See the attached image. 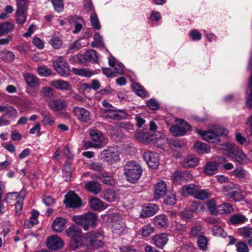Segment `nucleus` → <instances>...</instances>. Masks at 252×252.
Listing matches in <instances>:
<instances>
[{
  "label": "nucleus",
  "instance_id": "f257e3e1",
  "mask_svg": "<svg viewBox=\"0 0 252 252\" xmlns=\"http://www.w3.org/2000/svg\"><path fill=\"white\" fill-rule=\"evenodd\" d=\"M142 172L140 165L135 161H128L124 166V174L126 180L131 183L137 182Z\"/></svg>",
  "mask_w": 252,
  "mask_h": 252
},
{
  "label": "nucleus",
  "instance_id": "f03ea898",
  "mask_svg": "<svg viewBox=\"0 0 252 252\" xmlns=\"http://www.w3.org/2000/svg\"><path fill=\"white\" fill-rule=\"evenodd\" d=\"M66 233L71 239L69 248L75 250L82 244V232L77 226L72 225L66 230Z\"/></svg>",
  "mask_w": 252,
  "mask_h": 252
},
{
  "label": "nucleus",
  "instance_id": "7ed1b4c3",
  "mask_svg": "<svg viewBox=\"0 0 252 252\" xmlns=\"http://www.w3.org/2000/svg\"><path fill=\"white\" fill-rule=\"evenodd\" d=\"M63 203L66 208H72L73 209L80 208L83 205L81 198L75 191L71 190L65 195Z\"/></svg>",
  "mask_w": 252,
  "mask_h": 252
},
{
  "label": "nucleus",
  "instance_id": "20e7f679",
  "mask_svg": "<svg viewBox=\"0 0 252 252\" xmlns=\"http://www.w3.org/2000/svg\"><path fill=\"white\" fill-rule=\"evenodd\" d=\"M229 150L228 156L236 162L243 164L247 163L248 159L244 153L233 144H227Z\"/></svg>",
  "mask_w": 252,
  "mask_h": 252
},
{
  "label": "nucleus",
  "instance_id": "39448f33",
  "mask_svg": "<svg viewBox=\"0 0 252 252\" xmlns=\"http://www.w3.org/2000/svg\"><path fill=\"white\" fill-rule=\"evenodd\" d=\"M176 125L172 126L170 132L175 136H183L189 130H191V127L183 120H176Z\"/></svg>",
  "mask_w": 252,
  "mask_h": 252
},
{
  "label": "nucleus",
  "instance_id": "423d86ee",
  "mask_svg": "<svg viewBox=\"0 0 252 252\" xmlns=\"http://www.w3.org/2000/svg\"><path fill=\"white\" fill-rule=\"evenodd\" d=\"M103 236L100 233L94 232L89 233L85 236L86 242L94 249H98L103 246Z\"/></svg>",
  "mask_w": 252,
  "mask_h": 252
},
{
  "label": "nucleus",
  "instance_id": "0eeeda50",
  "mask_svg": "<svg viewBox=\"0 0 252 252\" xmlns=\"http://www.w3.org/2000/svg\"><path fill=\"white\" fill-rule=\"evenodd\" d=\"M53 65L55 70L62 76H68L70 73L68 63L62 57H59L54 61Z\"/></svg>",
  "mask_w": 252,
  "mask_h": 252
},
{
  "label": "nucleus",
  "instance_id": "6e6552de",
  "mask_svg": "<svg viewBox=\"0 0 252 252\" xmlns=\"http://www.w3.org/2000/svg\"><path fill=\"white\" fill-rule=\"evenodd\" d=\"M101 154L104 160L109 164H114L120 160L118 151L112 148L104 149Z\"/></svg>",
  "mask_w": 252,
  "mask_h": 252
},
{
  "label": "nucleus",
  "instance_id": "1a4fd4ad",
  "mask_svg": "<svg viewBox=\"0 0 252 252\" xmlns=\"http://www.w3.org/2000/svg\"><path fill=\"white\" fill-rule=\"evenodd\" d=\"M98 59V54L94 50L88 51L83 54H79V63L85 65L89 62L97 63Z\"/></svg>",
  "mask_w": 252,
  "mask_h": 252
},
{
  "label": "nucleus",
  "instance_id": "9d476101",
  "mask_svg": "<svg viewBox=\"0 0 252 252\" xmlns=\"http://www.w3.org/2000/svg\"><path fill=\"white\" fill-rule=\"evenodd\" d=\"M72 112L77 119L82 123H87L91 120L90 112L84 108L75 106L73 108Z\"/></svg>",
  "mask_w": 252,
  "mask_h": 252
},
{
  "label": "nucleus",
  "instance_id": "9b49d317",
  "mask_svg": "<svg viewBox=\"0 0 252 252\" xmlns=\"http://www.w3.org/2000/svg\"><path fill=\"white\" fill-rule=\"evenodd\" d=\"M45 243L48 248L52 251L62 248L64 244L63 240L57 235L48 237Z\"/></svg>",
  "mask_w": 252,
  "mask_h": 252
},
{
  "label": "nucleus",
  "instance_id": "f8f14e48",
  "mask_svg": "<svg viewBox=\"0 0 252 252\" xmlns=\"http://www.w3.org/2000/svg\"><path fill=\"white\" fill-rule=\"evenodd\" d=\"M143 158L150 167L155 169L159 165V157L158 154L148 151L143 154Z\"/></svg>",
  "mask_w": 252,
  "mask_h": 252
},
{
  "label": "nucleus",
  "instance_id": "ddd939ff",
  "mask_svg": "<svg viewBox=\"0 0 252 252\" xmlns=\"http://www.w3.org/2000/svg\"><path fill=\"white\" fill-rule=\"evenodd\" d=\"M106 117L114 119L120 120L126 118L127 114L126 112L122 110H112L111 109H106L104 110Z\"/></svg>",
  "mask_w": 252,
  "mask_h": 252
},
{
  "label": "nucleus",
  "instance_id": "4468645a",
  "mask_svg": "<svg viewBox=\"0 0 252 252\" xmlns=\"http://www.w3.org/2000/svg\"><path fill=\"white\" fill-rule=\"evenodd\" d=\"M155 198L159 199L166 194L167 189L165 182H158L155 185Z\"/></svg>",
  "mask_w": 252,
  "mask_h": 252
},
{
  "label": "nucleus",
  "instance_id": "2eb2a0df",
  "mask_svg": "<svg viewBox=\"0 0 252 252\" xmlns=\"http://www.w3.org/2000/svg\"><path fill=\"white\" fill-rule=\"evenodd\" d=\"M198 163V159L194 156H188L180 162L181 165L185 168H192L196 166Z\"/></svg>",
  "mask_w": 252,
  "mask_h": 252
},
{
  "label": "nucleus",
  "instance_id": "dca6fc26",
  "mask_svg": "<svg viewBox=\"0 0 252 252\" xmlns=\"http://www.w3.org/2000/svg\"><path fill=\"white\" fill-rule=\"evenodd\" d=\"M85 189L94 194H97L101 190V185L97 181H88L85 184Z\"/></svg>",
  "mask_w": 252,
  "mask_h": 252
},
{
  "label": "nucleus",
  "instance_id": "f3484780",
  "mask_svg": "<svg viewBox=\"0 0 252 252\" xmlns=\"http://www.w3.org/2000/svg\"><path fill=\"white\" fill-rule=\"evenodd\" d=\"M158 210V207L155 204H150L144 207L142 209L140 216L142 218H145L154 215Z\"/></svg>",
  "mask_w": 252,
  "mask_h": 252
},
{
  "label": "nucleus",
  "instance_id": "a211bd4d",
  "mask_svg": "<svg viewBox=\"0 0 252 252\" xmlns=\"http://www.w3.org/2000/svg\"><path fill=\"white\" fill-rule=\"evenodd\" d=\"M198 191V187L194 184H189L183 186L180 190V193L184 196H188L195 194Z\"/></svg>",
  "mask_w": 252,
  "mask_h": 252
},
{
  "label": "nucleus",
  "instance_id": "6ab92c4d",
  "mask_svg": "<svg viewBox=\"0 0 252 252\" xmlns=\"http://www.w3.org/2000/svg\"><path fill=\"white\" fill-rule=\"evenodd\" d=\"M98 216L95 213L89 212L82 215L72 216V220H96Z\"/></svg>",
  "mask_w": 252,
  "mask_h": 252
},
{
  "label": "nucleus",
  "instance_id": "aec40b11",
  "mask_svg": "<svg viewBox=\"0 0 252 252\" xmlns=\"http://www.w3.org/2000/svg\"><path fill=\"white\" fill-rule=\"evenodd\" d=\"M49 106L54 111L58 112L63 110L66 107L64 100L57 99L50 101Z\"/></svg>",
  "mask_w": 252,
  "mask_h": 252
},
{
  "label": "nucleus",
  "instance_id": "412c9836",
  "mask_svg": "<svg viewBox=\"0 0 252 252\" xmlns=\"http://www.w3.org/2000/svg\"><path fill=\"white\" fill-rule=\"evenodd\" d=\"M167 236L165 234L156 235L153 237L154 244L158 248H162L167 242Z\"/></svg>",
  "mask_w": 252,
  "mask_h": 252
},
{
  "label": "nucleus",
  "instance_id": "4be33fe9",
  "mask_svg": "<svg viewBox=\"0 0 252 252\" xmlns=\"http://www.w3.org/2000/svg\"><path fill=\"white\" fill-rule=\"evenodd\" d=\"M218 166L216 161L208 162L204 167V172L207 175L211 176L216 174Z\"/></svg>",
  "mask_w": 252,
  "mask_h": 252
},
{
  "label": "nucleus",
  "instance_id": "5701e85b",
  "mask_svg": "<svg viewBox=\"0 0 252 252\" xmlns=\"http://www.w3.org/2000/svg\"><path fill=\"white\" fill-rule=\"evenodd\" d=\"M14 28L13 24L9 22H4L0 23V36L12 32Z\"/></svg>",
  "mask_w": 252,
  "mask_h": 252
},
{
  "label": "nucleus",
  "instance_id": "b1692460",
  "mask_svg": "<svg viewBox=\"0 0 252 252\" xmlns=\"http://www.w3.org/2000/svg\"><path fill=\"white\" fill-rule=\"evenodd\" d=\"M40 94L43 98L52 99L55 97V91L51 87H44L40 89Z\"/></svg>",
  "mask_w": 252,
  "mask_h": 252
},
{
  "label": "nucleus",
  "instance_id": "393cba45",
  "mask_svg": "<svg viewBox=\"0 0 252 252\" xmlns=\"http://www.w3.org/2000/svg\"><path fill=\"white\" fill-rule=\"evenodd\" d=\"M82 19L81 17L77 16H71L68 19V22L70 24H75V29L73 31L74 33H76L80 32L82 28V25L79 23V22H81Z\"/></svg>",
  "mask_w": 252,
  "mask_h": 252
},
{
  "label": "nucleus",
  "instance_id": "a878e982",
  "mask_svg": "<svg viewBox=\"0 0 252 252\" xmlns=\"http://www.w3.org/2000/svg\"><path fill=\"white\" fill-rule=\"evenodd\" d=\"M90 135L93 141L96 143L102 144L104 137L101 131L96 129H91L90 131Z\"/></svg>",
  "mask_w": 252,
  "mask_h": 252
},
{
  "label": "nucleus",
  "instance_id": "bb28decb",
  "mask_svg": "<svg viewBox=\"0 0 252 252\" xmlns=\"http://www.w3.org/2000/svg\"><path fill=\"white\" fill-rule=\"evenodd\" d=\"M24 78L27 84L31 88H35L39 85V79L32 74L27 73Z\"/></svg>",
  "mask_w": 252,
  "mask_h": 252
},
{
  "label": "nucleus",
  "instance_id": "cd10ccee",
  "mask_svg": "<svg viewBox=\"0 0 252 252\" xmlns=\"http://www.w3.org/2000/svg\"><path fill=\"white\" fill-rule=\"evenodd\" d=\"M89 203L90 207L94 210H99L104 208L103 202L95 197H91Z\"/></svg>",
  "mask_w": 252,
  "mask_h": 252
},
{
  "label": "nucleus",
  "instance_id": "c85d7f7f",
  "mask_svg": "<svg viewBox=\"0 0 252 252\" xmlns=\"http://www.w3.org/2000/svg\"><path fill=\"white\" fill-rule=\"evenodd\" d=\"M234 212L233 206L228 203H224L218 206V214L228 215Z\"/></svg>",
  "mask_w": 252,
  "mask_h": 252
},
{
  "label": "nucleus",
  "instance_id": "c756f323",
  "mask_svg": "<svg viewBox=\"0 0 252 252\" xmlns=\"http://www.w3.org/2000/svg\"><path fill=\"white\" fill-rule=\"evenodd\" d=\"M117 193L111 189L104 190L101 195V197L108 202H113L115 201L117 198Z\"/></svg>",
  "mask_w": 252,
  "mask_h": 252
},
{
  "label": "nucleus",
  "instance_id": "7c9ffc66",
  "mask_svg": "<svg viewBox=\"0 0 252 252\" xmlns=\"http://www.w3.org/2000/svg\"><path fill=\"white\" fill-rule=\"evenodd\" d=\"M98 178L106 185L113 186L115 184L113 177L107 172L99 174L98 176Z\"/></svg>",
  "mask_w": 252,
  "mask_h": 252
},
{
  "label": "nucleus",
  "instance_id": "2f4dec72",
  "mask_svg": "<svg viewBox=\"0 0 252 252\" xmlns=\"http://www.w3.org/2000/svg\"><path fill=\"white\" fill-rule=\"evenodd\" d=\"M51 85L56 88L61 90H67L70 88V85L68 82L60 79L52 82Z\"/></svg>",
  "mask_w": 252,
  "mask_h": 252
},
{
  "label": "nucleus",
  "instance_id": "473e14b6",
  "mask_svg": "<svg viewBox=\"0 0 252 252\" xmlns=\"http://www.w3.org/2000/svg\"><path fill=\"white\" fill-rule=\"evenodd\" d=\"M207 208L213 216H217L218 215V209L216 208V201L213 199L208 200L206 202Z\"/></svg>",
  "mask_w": 252,
  "mask_h": 252
},
{
  "label": "nucleus",
  "instance_id": "72a5a7b5",
  "mask_svg": "<svg viewBox=\"0 0 252 252\" xmlns=\"http://www.w3.org/2000/svg\"><path fill=\"white\" fill-rule=\"evenodd\" d=\"M113 231L116 233L122 232L126 227V224L124 221H111Z\"/></svg>",
  "mask_w": 252,
  "mask_h": 252
},
{
  "label": "nucleus",
  "instance_id": "f704fd0d",
  "mask_svg": "<svg viewBox=\"0 0 252 252\" xmlns=\"http://www.w3.org/2000/svg\"><path fill=\"white\" fill-rule=\"evenodd\" d=\"M72 72L76 75L87 77H90L93 74L92 71L87 68H73Z\"/></svg>",
  "mask_w": 252,
  "mask_h": 252
},
{
  "label": "nucleus",
  "instance_id": "c9c22d12",
  "mask_svg": "<svg viewBox=\"0 0 252 252\" xmlns=\"http://www.w3.org/2000/svg\"><path fill=\"white\" fill-rule=\"evenodd\" d=\"M204 140L208 142L215 143L219 141L220 138L218 134L213 131H207Z\"/></svg>",
  "mask_w": 252,
  "mask_h": 252
},
{
  "label": "nucleus",
  "instance_id": "e433bc0d",
  "mask_svg": "<svg viewBox=\"0 0 252 252\" xmlns=\"http://www.w3.org/2000/svg\"><path fill=\"white\" fill-rule=\"evenodd\" d=\"M252 220V213H248L247 215H244L241 214H235L230 217L229 220Z\"/></svg>",
  "mask_w": 252,
  "mask_h": 252
},
{
  "label": "nucleus",
  "instance_id": "4c0bfd02",
  "mask_svg": "<svg viewBox=\"0 0 252 252\" xmlns=\"http://www.w3.org/2000/svg\"><path fill=\"white\" fill-rule=\"evenodd\" d=\"M78 226L82 227L84 230L94 228L97 225L96 221H76Z\"/></svg>",
  "mask_w": 252,
  "mask_h": 252
},
{
  "label": "nucleus",
  "instance_id": "58836bf2",
  "mask_svg": "<svg viewBox=\"0 0 252 252\" xmlns=\"http://www.w3.org/2000/svg\"><path fill=\"white\" fill-rule=\"evenodd\" d=\"M195 150L200 153H204L210 151V148L206 144L201 142H196L194 145Z\"/></svg>",
  "mask_w": 252,
  "mask_h": 252
},
{
  "label": "nucleus",
  "instance_id": "ea45409f",
  "mask_svg": "<svg viewBox=\"0 0 252 252\" xmlns=\"http://www.w3.org/2000/svg\"><path fill=\"white\" fill-rule=\"evenodd\" d=\"M204 234V229L201 225H195L191 227L190 234L193 237H199V236H202Z\"/></svg>",
  "mask_w": 252,
  "mask_h": 252
},
{
  "label": "nucleus",
  "instance_id": "a19ab883",
  "mask_svg": "<svg viewBox=\"0 0 252 252\" xmlns=\"http://www.w3.org/2000/svg\"><path fill=\"white\" fill-rule=\"evenodd\" d=\"M210 195V193L206 189H201L195 192V194L194 196L195 198L200 199V200H204L209 197Z\"/></svg>",
  "mask_w": 252,
  "mask_h": 252
},
{
  "label": "nucleus",
  "instance_id": "79ce46f5",
  "mask_svg": "<svg viewBox=\"0 0 252 252\" xmlns=\"http://www.w3.org/2000/svg\"><path fill=\"white\" fill-rule=\"evenodd\" d=\"M54 10L58 12H61L63 10L64 4L63 0H51Z\"/></svg>",
  "mask_w": 252,
  "mask_h": 252
},
{
  "label": "nucleus",
  "instance_id": "37998d69",
  "mask_svg": "<svg viewBox=\"0 0 252 252\" xmlns=\"http://www.w3.org/2000/svg\"><path fill=\"white\" fill-rule=\"evenodd\" d=\"M211 231L213 235L216 236H221L225 237L226 233L224 232L223 229L220 226L214 225L211 228Z\"/></svg>",
  "mask_w": 252,
  "mask_h": 252
},
{
  "label": "nucleus",
  "instance_id": "c03bdc74",
  "mask_svg": "<svg viewBox=\"0 0 252 252\" xmlns=\"http://www.w3.org/2000/svg\"><path fill=\"white\" fill-rule=\"evenodd\" d=\"M63 173L65 181L66 182L69 181L71 179V167L69 163H66L64 165Z\"/></svg>",
  "mask_w": 252,
  "mask_h": 252
},
{
  "label": "nucleus",
  "instance_id": "a18cd8bd",
  "mask_svg": "<svg viewBox=\"0 0 252 252\" xmlns=\"http://www.w3.org/2000/svg\"><path fill=\"white\" fill-rule=\"evenodd\" d=\"M16 20L18 24H23L26 19L25 11L21 10H17L16 12Z\"/></svg>",
  "mask_w": 252,
  "mask_h": 252
},
{
  "label": "nucleus",
  "instance_id": "49530a36",
  "mask_svg": "<svg viewBox=\"0 0 252 252\" xmlns=\"http://www.w3.org/2000/svg\"><path fill=\"white\" fill-rule=\"evenodd\" d=\"M197 244L201 250H206L208 244V240L207 238L203 235L199 236L197 240Z\"/></svg>",
  "mask_w": 252,
  "mask_h": 252
},
{
  "label": "nucleus",
  "instance_id": "de8ad7c7",
  "mask_svg": "<svg viewBox=\"0 0 252 252\" xmlns=\"http://www.w3.org/2000/svg\"><path fill=\"white\" fill-rule=\"evenodd\" d=\"M43 119L42 123L44 125H49L52 126L55 124L54 118L50 113L47 114H42Z\"/></svg>",
  "mask_w": 252,
  "mask_h": 252
},
{
  "label": "nucleus",
  "instance_id": "09e8293b",
  "mask_svg": "<svg viewBox=\"0 0 252 252\" xmlns=\"http://www.w3.org/2000/svg\"><path fill=\"white\" fill-rule=\"evenodd\" d=\"M49 43L54 49H57L60 48L62 45V40L58 36H53Z\"/></svg>",
  "mask_w": 252,
  "mask_h": 252
},
{
  "label": "nucleus",
  "instance_id": "8fccbe9b",
  "mask_svg": "<svg viewBox=\"0 0 252 252\" xmlns=\"http://www.w3.org/2000/svg\"><path fill=\"white\" fill-rule=\"evenodd\" d=\"M65 224V221H53L52 226L55 232L60 233L64 229Z\"/></svg>",
  "mask_w": 252,
  "mask_h": 252
},
{
  "label": "nucleus",
  "instance_id": "3c124183",
  "mask_svg": "<svg viewBox=\"0 0 252 252\" xmlns=\"http://www.w3.org/2000/svg\"><path fill=\"white\" fill-rule=\"evenodd\" d=\"M135 137L140 142H148L149 140L150 134L148 132H139L135 134Z\"/></svg>",
  "mask_w": 252,
  "mask_h": 252
},
{
  "label": "nucleus",
  "instance_id": "603ef678",
  "mask_svg": "<svg viewBox=\"0 0 252 252\" xmlns=\"http://www.w3.org/2000/svg\"><path fill=\"white\" fill-rule=\"evenodd\" d=\"M147 106L152 110H157L159 109L160 104L156 99L152 98L147 101Z\"/></svg>",
  "mask_w": 252,
  "mask_h": 252
},
{
  "label": "nucleus",
  "instance_id": "864d4df0",
  "mask_svg": "<svg viewBox=\"0 0 252 252\" xmlns=\"http://www.w3.org/2000/svg\"><path fill=\"white\" fill-rule=\"evenodd\" d=\"M176 202V195L173 193H169L166 194L165 198L164 199V203L166 204L172 205L175 204Z\"/></svg>",
  "mask_w": 252,
  "mask_h": 252
},
{
  "label": "nucleus",
  "instance_id": "5fc2aeb1",
  "mask_svg": "<svg viewBox=\"0 0 252 252\" xmlns=\"http://www.w3.org/2000/svg\"><path fill=\"white\" fill-rule=\"evenodd\" d=\"M155 228L149 224L144 225L141 230V235L143 237H148L153 233Z\"/></svg>",
  "mask_w": 252,
  "mask_h": 252
},
{
  "label": "nucleus",
  "instance_id": "6e6d98bb",
  "mask_svg": "<svg viewBox=\"0 0 252 252\" xmlns=\"http://www.w3.org/2000/svg\"><path fill=\"white\" fill-rule=\"evenodd\" d=\"M90 19L91 25L93 28L96 30H99L101 26L96 14L92 13Z\"/></svg>",
  "mask_w": 252,
  "mask_h": 252
},
{
  "label": "nucleus",
  "instance_id": "4d7b16f0",
  "mask_svg": "<svg viewBox=\"0 0 252 252\" xmlns=\"http://www.w3.org/2000/svg\"><path fill=\"white\" fill-rule=\"evenodd\" d=\"M19 198V200L22 199V200L23 199V197H20L19 196V194L18 192H10L6 194V196L5 198V201H6L8 203H11V200H17V199Z\"/></svg>",
  "mask_w": 252,
  "mask_h": 252
},
{
  "label": "nucleus",
  "instance_id": "13d9d810",
  "mask_svg": "<svg viewBox=\"0 0 252 252\" xmlns=\"http://www.w3.org/2000/svg\"><path fill=\"white\" fill-rule=\"evenodd\" d=\"M38 73L41 76L47 77L51 74L52 71L45 66H40L38 68Z\"/></svg>",
  "mask_w": 252,
  "mask_h": 252
},
{
  "label": "nucleus",
  "instance_id": "bf43d9fd",
  "mask_svg": "<svg viewBox=\"0 0 252 252\" xmlns=\"http://www.w3.org/2000/svg\"><path fill=\"white\" fill-rule=\"evenodd\" d=\"M236 189V185L230 184L223 187L222 192L225 195L229 196L233 189Z\"/></svg>",
  "mask_w": 252,
  "mask_h": 252
},
{
  "label": "nucleus",
  "instance_id": "052dcab7",
  "mask_svg": "<svg viewBox=\"0 0 252 252\" xmlns=\"http://www.w3.org/2000/svg\"><path fill=\"white\" fill-rule=\"evenodd\" d=\"M15 59V55L10 51H5L3 52V56L2 59L6 62H12Z\"/></svg>",
  "mask_w": 252,
  "mask_h": 252
},
{
  "label": "nucleus",
  "instance_id": "680f3d73",
  "mask_svg": "<svg viewBox=\"0 0 252 252\" xmlns=\"http://www.w3.org/2000/svg\"><path fill=\"white\" fill-rule=\"evenodd\" d=\"M91 168L95 171L102 172L104 169L103 164L99 162H93L90 164Z\"/></svg>",
  "mask_w": 252,
  "mask_h": 252
},
{
  "label": "nucleus",
  "instance_id": "e2e57ef3",
  "mask_svg": "<svg viewBox=\"0 0 252 252\" xmlns=\"http://www.w3.org/2000/svg\"><path fill=\"white\" fill-rule=\"evenodd\" d=\"M235 176L239 178H244L246 176V171L241 167H238L233 171Z\"/></svg>",
  "mask_w": 252,
  "mask_h": 252
},
{
  "label": "nucleus",
  "instance_id": "0e129e2a",
  "mask_svg": "<svg viewBox=\"0 0 252 252\" xmlns=\"http://www.w3.org/2000/svg\"><path fill=\"white\" fill-rule=\"evenodd\" d=\"M241 192L237 189H234L232 190L228 197L234 199L235 201L240 200Z\"/></svg>",
  "mask_w": 252,
  "mask_h": 252
},
{
  "label": "nucleus",
  "instance_id": "69168bd1",
  "mask_svg": "<svg viewBox=\"0 0 252 252\" xmlns=\"http://www.w3.org/2000/svg\"><path fill=\"white\" fill-rule=\"evenodd\" d=\"M189 36L193 40H199L202 37L201 33L196 30L191 31L189 32Z\"/></svg>",
  "mask_w": 252,
  "mask_h": 252
},
{
  "label": "nucleus",
  "instance_id": "338daca9",
  "mask_svg": "<svg viewBox=\"0 0 252 252\" xmlns=\"http://www.w3.org/2000/svg\"><path fill=\"white\" fill-rule=\"evenodd\" d=\"M42 200L45 204L47 206H51L55 203V199L52 196L49 195H44Z\"/></svg>",
  "mask_w": 252,
  "mask_h": 252
},
{
  "label": "nucleus",
  "instance_id": "774afa93",
  "mask_svg": "<svg viewBox=\"0 0 252 252\" xmlns=\"http://www.w3.org/2000/svg\"><path fill=\"white\" fill-rule=\"evenodd\" d=\"M244 236L248 241L249 244L252 246V229L245 231Z\"/></svg>",
  "mask_w": 252,
  "mask_h": 252
}]
</instances>
